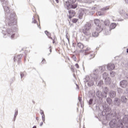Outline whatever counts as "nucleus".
<instances>
[{
  "mask_svg": "<svg viewBox=\"0 0 128 128\" xmlns=\"http://www.w3.org/2000/svg\"><path fill=\"white\" fill-rule=\"evenodd\" d=\"M77 46L78 48L82 50L84 48V45L82 42L77 43Z\"/></svg>",
  "mask_w": 128,
  "mask_h": 128,
  "instance_id": "1a4fd4ad",
  "label": "nucleus"
},
{
  "mask_svg": "<svg viewBox=\"0 0 128 128\" xmlns=\"http://www.w3.org/2000/svg\"><path fill=\"white\" fill-rule=\"evenodd\" d=\"M120 85L122 88H126L128 86V81L124 80L120 82Z\"/></svg>",
  "mask_w": 128,
  "mask_h": 128,
  "instance_id": "6e6552de",
  "label": "nucleus"
},
{
  "mask_svg": "<svg viewBox=\"0 0 128 128\" xmlns=\"http://www.w3.org/2000/svg\"><path fill=\"white\" fill-rule=\"evenodd\" d=\"M42 64H46V60L43 59L42 62Z\"/></svg>",
  "mask_w": 128,
  "mask_h": 128,
  "instance_id": "2f4dec72",
  "label": "nucleus"
},
{
  "mask_svg": "<svg viewBox=\"0 0 128 128\" xmlns=\"http://www.w3.org/2000/svg\"><path fill=\"white\" fill-rule=\"evenodd\" d=\"M120 126H121V128H122V124H120Z\"/></svg>",
  "mask_w": 128,
  "mask_h": 128,
  "instance_id": "79ce46f5",
  "label": "nucleus"
},
{
  "mask_svg": "<svg viewBox=\"0 0 128 128\" xmlns=\"http://www.w3.org/2000/svg\"><path fill=\"white\" fill-rule=\"evenodd\" d=\"M92 28V24L88 22L85 24L84 26V30L86 32H88V30H90Z\"/></svg>",
  "mask_w": 128,
  "mask_h": 128,
  "instance_id": "39448f33",
  "label": "nucleus"
},
{
  "mask_svg": "<svg viewBox=\"0 0 128 128\" xmlns=\"http://www.w3.org/2000/svg\"><path fill=\"white\" fill-rule=\"evenodd\" d=\"M116 68V66L114 64L110 63L107 65V70H114V68Z\"/></svg>",
  "mask_w": 128,
  "mask_h": 128,
  "instance_id": "423d86ee",
  "label": "nucleus"
},
{
  "mask_svg": "<svg viewBox=\"0 0 128 128\" xmlns=\"http://www.w3.org/2000/svg\"><path fill=\"white\" fill-rule=\"evenodd\" d=\"M32 128H36V126H34Z\"/></svg>",
  "mask_w": 128,
  "mask_h": 128,
  "instance_id": "37998d69",
  "label": "nucleus"
},
{
  "mask_svg": "<svg viewBox=\"0 0 128 128\" xmlns=\"http://www.w3.org/2000/svg\"><path fill=\"white\" fill-rule=\"evenodd\" d=\"M97 14H98V16H104V13L102 11H99L97 12Z\"/></svg>",
  "mask_w": 128,
  "mask_h": 128,
  "instance_id": "412c9836",
  "label": "nucleus"
},
{
  "mask_svg": "<svg viewBox=\"0 0 128 128\" xmlns=\"http://www.w3.org/2000/svg\"><path fill=\"white\" fill-rule=\"evenodd\" d=\"M11 38H14V34H12Z\"/></svg>",
  "mask_w": 128,
  "mask_h": 128,
  "instance_id": "f704fd0d",
  "label": "nucleus"
},
{
  "mask_svg": "<svg viewBox=\"0 0 128 128\" xmlns=\"http://www.w3.org/2000/svg\"><path fill=\"white\" fill-rule=\"evenodd\" d=\"M28 2H30V0H27Z\"/></svg>",
  "mask_w": 128,
  "mask_h": 128,
  "instance_id": "a18cd8bd",
  "label": "nucleus"
},
{
  "mask_svg": "<svg viewBox=\"0 0 128 128\" xmlns=\"http://www.w3.org/2000/svg\"><path fill=\"white\" fill-rule=\"evenodd\" d=\"M108 100H110V98H107V102H108Z\"/></svg>",
  "mask_w": 128,
  "mask_h": 128,
  "instance_id": "c9c22d12",
  "label": "nucleus"
},
{
  "mask_svg": "<svg viewBox=\"0 0 128 128\" xmlns=\"http://www.w3.org/2000/svg\"><path fill=\"white\" fill-rule=\"evenodd\" d=\"M42 124H43V123H42V122L40 124V126H42Z\"/></svg>",
  "mask_w": 128,
  "mask_h": 128,
  "instance_id": "e433bc0d",
  "label": "nucleus"
},
{
  "mask_svg": "<svg viewBox=\"0 0 128 128\" xmlns=\"http://www.w3.org/2000/svg\"><path fill=\"white\" fill-rule=\"evenodd\" d=\"M82 16H80V15L79 16L80 18H82Z\"/></svg>",
  "mask_w": 128,
  "mask_h": 128,
  "instance_id": "ea45409f",
  "label": "nucleus"
},
{
  "mask_svg": "<svg viewBox=\"0 0 128 128\" xmlns=\"http://www.w3.org/2000/svg\"><path fill=\"white\" fill-rule=\"evenodd\" d=\"M8 19L10 21V24H12L13 25L16 24V14H10V16L8 18Z\"/></svg>",
  "mask_w": 128,
  "mask_h": 128,
  "instance_id": "f03ea898",
  "label": "nucleus"
},
{
  "mask_svg": "<svg viewBox=\"0 0 128 128\" xmlns=\"http://www.w3.org/2000/svg\"><path fill=\"white\" fill-rule=\"evenodd\" d=\"M68 12L69 14L68 18L70 20V18H74V16H76V11L72 10H70Z\"/></svg>",
  "mask_w": 128,
  "mask_h": 128,
  "instance_id": "20e7f679",
  "label": "nucleus"
},
{
  "mask_svg": "<svg viewBox=\"0 0 128 128\" xmlns=\"http://www.w3.org/2000/svg\"><path fill=\"white\" fill-rule=\"evenodd\" d=\"M75 66L76 68H80V66L78 65V64H75Z\"/></svg>",
  "mask_w": 128,
  "mask_h": 128,
  "instance_id": "cd10ccee",
  "label": "nucleus"
},
{
  "mask_svg": "<svg viewBox=\"0 0 128 128\" xmlns=\"http://www.w3.org/2000/svg\"><path fill=\"white\" fill-rule=\"evenodd\" d=\"M45 34L48 38H50V36H52V34L48 30L45 31Z\"/></svg>",
  "mask_w": 128,
  "mask_h": 128,
  "instance_id": "4be33fe9",
  "label": "nucleus"
},
{
  "mask_svg": "<svg viewBox=\"0 0 128 128\" xmlns=\"http://www.w3.org/2000/svg\"><path fill=\"white\" fill-rule=\"evenodd\" d=\"M70 70L72 72H74V67L73 66H71Z\"/></svg>",
  "mask_w": 128,
  "mask_h": 128,
  "instance_id": "393cba45",
  "label": "nucleus"
},
{
  "mask_svg": "<svg viewBox=\"0 0 128 128\" xmlns=\"http://www.w3.org/2000/svg\"><path fill=\"white\" fill-rule=\"evenodd\" d=\"M88 58L89 60H92V58H94V52H91L89 54H88Z\"/></svg>",
  "mask_w": 128,
  "mask_h": 128,
  "instance_id": "f8f14e48",
  "label": "nucleus"
},
{
  "mask_svg": "<svg viewBox=\"0 0 128 128\" xmlns=\"http://www.w3.org/2000/svg\"><path fill=\"white\" fill-rule=\"evenodd\" d=\"M116 24L112 23L110 25V30H114V28H116Z\"/></svg>",
  "mask_w": 128,
  "mask_h": 128,
  "instance_id": "2eb2a0df",
  "label": "nucleus"
},
{
  "mask_svg": "<svg viewBox=\"0 0 128 128\" xmlns=\"http://www.w3.org/2000/svg\"><path fill=\"white\" fill-rule=\"evenodd\" d=\"M72 60H74V62H76V56H74L72 57Z\"/></svg>",
  "mask_w": 128,
  "mask_h": 128,
  "instance_id": "a878e982",
  "label": "nucleus"
},
{
  "mask_svg": "<svg viewBox=\"0 0 128 128\" xmlns=\"http://www.w3.org/2000/svg\"><path fill=\"white\" fill-rule=\"evenodd\" d=\"M78 5L76 4H72L67 5V10H70L71 8H76Z\"/></svg>",
  "mask_w": 128,
  "mask_h": 128,
  "instance_id": "0eeeda50",
  "label": "nucleus"
},
{
  "mask_svg": "<svg viewBox=\"0 0 128 128\" xmlns=\"http://www.w3.org/2000/svg\"><path fill=\"white\" fill-rule=\"evenodd\" d=\"M126 52L128 53V49L126 50Z\"/></svg>",
  "mask_w": 128,
  "mask_h": 128,
  "instance_id": "49530a36",
  "label": "nucleus"
},
{
  "mask_svg": "<svg viewBox=\"0 0 128 128\" xmlns=\"http://www.w3.org/2000/svg\"><path fill=\"white\" fill-rule=\"evenodd\" d=\"M84 48H86V49H83L82 50H81V52H83L85 54H88L90 52H92L90 50V48L88 46H84Z\"/></svg>",
  "mask_w": 128,
  "mask_h": 128,
  "instance_id": "7ed1b4c3",
  "label": "nucleus"
},
{
  "mask_svg": "<svg viewBox=\"0 0 128 128\" xmlns=\"http://www.w3.org/2000/svg\"><path fill=\"white\" fill-rule=\"evenodd\" d=\"M6 0H1V2H6Z\"/></svg>",
  "mask_w": 128,
  "mask_h": 128,
  "instance_id": "4c0bfd02",
  "label": "nucleus"
},
{
  "mask_svg": "<svg viewBox=\"0 0 128 128\" xmlns=\"http://www.w3.org/2000/svg\"><path fill=\"white\" fill-rule=\"evenodd\" d=\"M72 46H74V48H76V43L72 44Z\"/></svg>",
  "mask_w": 128,
  "mask_h": 128,
  "instance_id": "72a5a7b5",
  "label": "nucleus"
},
{
  "mask_svg": "<svg viewBox=\"0 0 128 128\" xmlns=\"http://www.w3.org/2000/svg\"><path fill=\"white\" fill-rule=\"evenodd\" d=\"M53 44H54V42H56V41L54 40H53V42H52Z\"/></svg>",
  "mask_w": 128,
  "mask_h": 128,
  "instance_id": "a19ab883",
  "label": "nucleus"
},
{
  "mask_svg": "<svg viewBox=\"0 0 128 128\" xmlns=\"http://www.w3.org/2000/svg\"><path fill=\"white\" fill-rule=\"evenodd\" d=\"M110 98H114L116 96V92L114 91H111L110 92Z\"/></svg>",
  "mask_w": 128,
  "mask_h": 128,
  "instance_id": "dca6fc26",
  "label": "nucleus"
},
{
  "mask_svg": "<svg viewBox=\"0 0 128 128\" xmlns=\"http://www.w3.org/2000/svg\"><path fill=\"white\" fill-rule=\"evenodd\" d=\"M88 86H94V82L92 80H90L88 83Z\"/></svg>",
  "mask_w": 128,
  "mask_h": 128,
  "instance_id": "aec40b11",
  "label": "nucleus"
},
{
  "mask_svg": "<svg viewBox=\"0 0 128 128\" xmlns=\"http://www.w3.org/2000/svg\"><path fill=\"white\" fill-rule=\"evenodd\" d=\"M6 4H8V2H6Z\"/></svg>",
  "mask_w": 128,
  "mask_h": 128,
  "instance_id": "09e8293b",
  "label": "nucleus"
},
{
  "mask_svg": "<svg viewBox=\"0 0 128 128\" xmlns=\"http://www.w3.org/2000/svg\"><path fill=\"white\" fill-rule=\"evenodd\" d=\"M38 118H36V120H38Z\"/></svg>",
  "mask_w": 128,
  "mask_h": 128,
  "instance_id": "c03bdc74",
  "label": "nucleus"
},
{
  "mask_svg": "<svg viewBox=\"0 0 128 128\" xmlns=\"http://www.w3.org/2000/svg\"><path fill=\"white\" fill-rule=\"evenodd\" d=\"M102 30V27H96V28L92 30V36H94V38H97V36H98V34H100V32Z\"/></svg>",
  "mask_w": 128,
  "mask_h": 128,
  "instance_id": "f257e3e1",
  "label": "nucleus"
},
{
  "mask_svg": "<svg viewBox=\"0 0 128 128\" xmlns=\"http://www.w3.org/2000/svg\"><path fill=\"white\" fill-rule=\"evenodd\" d=\"M22 54L16 56L14 57V62H16V60H22Z\"/></svg>",
  "mask_w": 128,
  "mask_h": 128,
  "instance_id": "ddd939ff",
  "label": "nucleus"
},
{
  "mask_svg": "<svg viewBox=\"0 0 128 128\" xmlns=\"http://www.w3.org/2000/svg\"><path fill=\"white\" fill-rule=\"evenodd\" d=\"M108 76V73L106 72H104V74H103V76L104 78H106V76Z\"/></svg>",
  "mask_w": 128,
  "mask_h": 128,
  "instance_id": "c85d7f7f",
  "label": "nucleus"
},
{
  "mask_svg": "<svg viewBox=\"0 0 128 128\" xmlns=\"http://www.w3.org/2000/svg\"><path fill=\"white\" fill-rule=\"evenodd\" d=\"M110 22L108 20H105L104 22V24L106 26H110Z\"/></svg>",
  "mask_w": 128,
  "mask_h": 128,
  "instance_id": "f3484780",
  "label": "nucleus"
},
{
  "mask_svg": "<svg viewBox=\"0 0 128 128\" xmlns=\"http://www.w3.org/2000/svg\"><path fill=\"white\" fill-rule=\"evenodd\" d=\"M122 102H126V98L125 96H122Z\"/></svg>",
  "mask_w": 128,
  "mask_h": 128,
  "instance_id": "b1692460",
  "label": "nucleus"
},
{
  "mask_svg": "<svg viewBox=\"0 0 128 128\" xmlns=\"http://www.w3.org/2000/svg\"><path fill=\"white\" fill-rule=\"evenodd\" d=\"M92 104V99H90L89 100V104Z\"/></svg>",
  "mask_w": 128,
  "mask_h": 128,
  "instance_id": "c756f323",
  "label": "nucleus"
},
{
  "mask_svg": "<svg viewBox=\"0 0 128 128\" xmlns=\"http://www.w3.org/2000/svg\"><path fill=\"white\" fill-rule=\"evenodd\" d=\"M49 50L50 52V54H51V52H52V46H50L49 47Z\"/></svg>",
  "mask_w": 128,
  "mask_h": 128,
  "instance_id": "7c9ffc66",
  "label": "nucleus"
},
{
  "mask_svg": "<svg viewBox=\"0 0 128 128\" xmlns=\"http://www.w3.org/2000/svg\"><path fill=\"white\" fill-rule=\"evenodd\" d=\"M104 92H106V94L107 92H108V88H105Z\"/></svg>",
  "mask_w": 128,
  "mask_h": 128,
  "instance_id": "bb28decb",
  "label": "nucleus"
},
{
  "mask_svg": "<svg viewBox=\"0 0 128 128\" xmlns=\"http://www.w3.org/2000/svg\"><path fill=\"white\" fill-rule=\"evenodd\" d=\"M78 20V19L74 18L72 20V22H73V24H76Z\"/></svg>",
  "mask_w": 128,
  "mask_h": 128,
  "instance_id": "5701e85b",
  "label": "nucleus"
},
{
  "mask_svg": "<svg viewBox=\"0 0 128 128\" xmlns=\"http://www.w3.org/2000/svg\"><path fill=\"white\" fill-rule=\"evenodd\" d=\"M56 2H57V4H58V2H59L58 0H56Z\"/></svg>",
  "mask_w": 128,
  "mask_h": 128,
  "instance_id": "58836bf2",
  "label": "nucleus"
},
{
  "mask_svg": "<svg viewBox=\"0 0 128 128\" xmlns=\"http://www.w3.org/2000/svg\"><path fill=\"white\" fill-rule=\"evenodd\" d=\"M24 76V73H21V74H20V76H21V78H22Z\"/></svg>",
  "mask_w": 128,
  "mask_h": 128,
  "instance_id": "473e14b6",
  "label": "nucleus"
},
{
  "mask_svg": "<svg viewBox=\"0 0 128 128\" xmlns=\"http://www.w3.org/2000/svg\"><path fill=\"white\" fill-rule=\"evenodd\" d=\"M123 122L126 124L128 122V116H125V117L123 118Z\"/></svg>",
  "mask_w": 128,
  "mask_h": 128,
  "instance_id": "6ab92c4d",
  "label": "nucleus"
},
{
  "mask_svg": "<svg viewBox=\"0 0 128 128\" xmlns=\"http://www.w3.org/2000/svg\"><path fill=\"white\" fill-rule=\"evenodd\" d=\"M126 2H128V0H126Z\"/></svg>",
  "mask_w": 128,
  "mask_h": 128,
  "instance_id": "de8ad7c7",
  "label": "nucleus"
},
{
  "mask_svg": "<svg viewBox=\"0 0 128 128\" xmlns=\"http://www.w3.org/2000/svg\"><path fill=\"white\" fill-rule=\"evenodd\" d=\"M104 68V70L106 69V68Z\"/></svg>",
  "mask_w": 128,
  "mask_h": 128,
  "instance_id": "8fccbe9b",
  "label": "nucleus"
},
{
  "mask_svg": "<svg viewBox=\"0 0 128 128\" xmlns=\"http://www.w3.org/2000/svg\"><path fill=\"white\" fill-rule=\"evenodd\" d=\"M110 8V6H106L100 9L101 12H106Z\"/></svg>",
  "mask_w": 128,
  "mask_h": 128,
  "instance_id": "4468645a",
  "label": "nucleus"
},
{
  "mask_svg": "<svg viewBox=\"0 0 128 128\" xmlns=\"http://www.w3.org/2000/svg\"><path fill=\"white\" fill-rule=\"evenodd\" d=\"M40 114L42 115V120H44V110H40Z\"/></svg>",
  "mask_w": 128,
  "mask_h": 128,
  "instance_id": "a211bd4d",
  "label": "nucleus"
},
{
  "mask_svg": "<svg viewBox=\"0 0 128 128\" xmlns=\"http://www.w3.org/2000/svg\"><path fill=\"white\" fill-rule=\"evenodd\" d=\"M40 20V18L38 17V16H34L32 18V24H38V22H36V20Z\"/></svg>",
  "mask_w": 128,
  "mask_h": 128,
  "instance_id": "9b49d317",
  "label": "nucleus"
},
{
  "mask_svg": "<svg viewBox=\"0 0 128 128\" xmlns=\"http://www.w3.org/2000/svg\"><path fill=\"white\" fill-rule=\"evenodd\" d=\"M94 24L96 26V28H98V26H100V28H102V24H100V20L96 19L94 20Z\"/></svg>",
  "mask_w": 128,
  "mask_h": 128,
  "instance_id": "9d476101",
  "label": "nucleus"
}]
</instances>
